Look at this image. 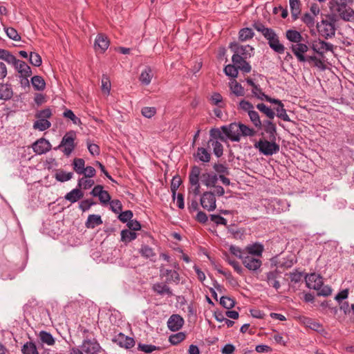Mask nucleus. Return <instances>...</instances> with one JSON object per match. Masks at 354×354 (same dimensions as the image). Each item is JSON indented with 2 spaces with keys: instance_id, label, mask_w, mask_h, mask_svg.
<instances>
[{
  "instance_id": "f257e3e1",
  "label": "nucleus",
  "mask_w": 354,
  "mask_h": 354,
  "mask_svg": "<svg viewBox=\"0 0 354 354\" xmlns=\"http://www.w3.org/2000/svg\"><path fill=\"white\" fill-rule=\"evenodd\" d=\"M229 48L233 53L232 64L224 66H250L248 59L254 55V49L250 45H241L238 42H231Z\"/></svg>"
},
{
  "instance_id": "f03ea898",
  "label": "nucleus",
  "mask_w": 354,
  "mask_h": 354,
  "mask_svg": "<svg viewBox=\"0 0 354 354\" xmlns=\"http://www.w3.org/2000/svg\"><path fill=\"white\" fill-rule=\"evenodd\" d=\"M253 27L267 39L268 44L272 50L279 54L284 53L285 47L280 42L278 35L273 29L266 27L260 22L254 23Z\"/></svg>"
},
{
  "instance_id": "7ed1b4c3",
  "label": "nucleus",
  "mask_w": 354,
  "mask_h": 354,
  "mask_svg": "<svg viewBox=\"0 0 354 354\" xmlns=\"http://www.w3.org/2000/svg\"><path fill=\"white\" fill-rule=\"evenodd\" d=\"M347 0H333L330 2L331 12L345 21H354V10L348 7Z\"/></svg>"
},
{
  "instance_id": "20e7f679",
  "label": "nucleus",
  "mask_w": 354,
  "mask_h": 354,
  "mask_svg": "<svg viewBox=\"0 0 354 354\" xmlns=\"http://www.w3.org/2000/svg\"><path fill=\"white\" fill-rule=\"evenodd\" d=\"M308 49V48L306 44L299 42L292 46V50L299 61L314 64V66H324L315 56L304 55Z\"/></svg>"
},
{
  "instance_id": "39448f33",
  "label": "nucleus",
  "mask_w": 354,
  "mask_h": 354,
  "mask_svg": "<svg viewBox=\"0 0 354 354\" xmlns=\"http://www.w3.org/2000/svg\"><path fill=\"white\" fill-rule=\"evenodd\" d=\"M317 29L320 36L326 39L332 38L335 34V21L322 19L317 24Z\"/></svg>"
},
{
  "instance_id": "423d86ee",
  "label": "nucleus",
  "mask_w": 354,
  "mask_h": 354,
  "mask_svg": "<svg viewBox=\"0 0 354 354\" xmlns=\"http://www.w3.org/2000/svg\"><path fill=\"white\" fill-rule=\"evenodd\" d=\"M259 152L265 156H272L279 151V146L274 142L260 140L254 145Z\"/></svg>"
},
{
  "instance_id": "0eeeda50",
  "label": "nucleus",
  "mask_w": 354,
  "mask_h": 354,
  "mask_svg": "<svg viewBox=\"0 0 354 354\" xmlns=\"http://www.w3.org/2000/svg\"><path fill=\"white\" fill-rule=\"evenodd\" d=\"M221 130L225 134L226 141L230 140L232 142H239L241 139V133L239 131V124L233 122L229 125L221 127Z\"/></svg>"
},
{
  "instance_id": "6e6552de",
  "label": "nucleus",
  "mask_w": 354,
  "mask_h": 354,
  "mask_svg": "<svg viewBox=\"0 0 354 354\" xmlns=\"http://www.w3.org/2000/svg\"><path fill=\"white\" fill-rule=\"evenodd\" d=\"M74 140V133L73 132H68L62 138L61 143L57 147L55 148V149H62L63 153L66 156H69L75 148Z\"/></svg>"
},
{
  "instance_id": "1a4fd4ad",
  "label": "nucleus",
  "mask_w": 354,
  "mask_h": 354,
  "mask_svg": "<svg viewBox=\"0 0 354 354\" xmlns=\"http://www.w3.org/2000/svg\"><path fill=\"white\" fill-rule=\"evenodd\" d=\"M160 277H166L165 282L167 283H174L178 284L180 281V275L176 270L167 269L162 265L160 267Z\"/></svg>"
},
{
  "instance_id": "9d476101",
  "label": "nucleus",
  "mask_w": 354,
  "mask_h": 354,
  "mask_svg": "<svg viewBox=\"0 0 354 354\" xmlns=\"http://www.w3.org/2000/svg\"><path fill=\"white\" fill-rule=\"evenodd\" d=\"M216 198L214 194L211 192H206L203 194L201 198V204L203 208L211 212L216 209Z\"/></svg>"
},
{
  "instance_id": "9b49d317",
  "label": "nucleus",
  "mask_w": 354,
  "mask_h": 354,
  "mask_svg": "<svg viewBox=\"0 0 354 354\" xmlns=\"http://www.w3.org/2000/svg\"><path fill=\"white\" fill-rule=\"evenodd\" d=\"M201 174V169L198 166H194L192 167L191 171L189 175V183L192 186L194 187L193 189V193L197 196L200 194V183L199 177Z\"/></svg>"
},
{
  "instance_id": "f8f14e48",
  "label": "nucleus",
  "mask_w": 354,
  "mask_h": 354,
  "mask_svg": "<svg viewBox=\"0 0 354 354\" xmlns=\"http://www.w3.org/2000/svg\"><path fill=\"white\" fill-rule=\"evenodd\" d=\"M305 279L306 286L310 289L319 290L323 286L322 277L316 273L308 274Z\"/></svg>"
},
{
  "instance_id": "ddd939ff",
  "label": "nucleus",
  "mask_w": 354,
  "mask_h": 354,
  "mask_svg": "<svg viewBox=\"0 0 354 354\" xmlns=\"http://www.w3.org/2000/svg\"><path fill=\"white\" fill-rule=\"evenodd\" d=\"M0 59L6 61L8 64L13 65V66H28L25 62L17 59L6 50L0 49Z\"/></svg>"
},
{
  "instance_id": "4468645a",
  "label": "nucleus",
  "mask_w": 354,
  "mask_h": 354,
  "mask_svg": "<svg viewBox=\"0 0 354 354\" xmlns=\"http://www.w3.org/2000/svg\"><path fill=\"white\" fill-rule=\"evenodd\" d=\"M244 266L250 271H257L262 265L261 261L253 256L246 254L242 259Z\"/></svg>"
},
{
  "instance_id": "2eb2a0df",
  "label": "nucleus",
  "mask_w": 354,
  "mask_h": 354,
  "mask_svg": "<svg viewBox=\"0 0 354 354\" xmlns=\"http://www.w3.org/2000/svg\"><path fill=\"white\" fill-rule=\"evenodd\" d=\"M333 45L320 39L315 40L312 44L313 50L319 55H323L325 53L332 51Z\"/></svg>"
},
{
  "instance_id": "dca6fc26",
  "label": "nucleus",
  "mask_w": 354,
  "mask_h": 354,
  "mask_svg": "<svg viewBox=\"0 0 354 354\" xmlns=\"http://www.w3.org/2000/svg\"><path fill=\"white\" fill-rule=\"evenodd\" d=\"M110 41L107 36L104 34H98L95 39L94 48L96 52L102 53L109 47Z\"/></svg>"
},
{
  "instance_id": "f3484780",
  "label": "nucleus",
  "mask_w": 354,
  "mask_h": 354,
  "mask_svg": "<svg viewBox=\"0 0 354 354\" xmlns=\"http://www.w3.org/2000/svg\"><path fill=\"white\" fill-rule=\"evenodd\" d=\"M50 149V143L44 138L39 139L32 145L33 151L39 155L46 153L49 151Z\"/></svg>"
},
{
  "instance_id": "a211bd4d",
  "label": "nucleus",
  "mask_w": 354,
  "mask_h": 354,
  "mask_svg": "<svg viewBox=\"0 0 354 354\" xmlns=\"http://www.w3.org/2000/svg\"><path fill=\"white\" fill-rule=\"evenodd\" d=\"M81 348L86 354H97L101 348L96 341L90 339L84 340Z\"/></svg>"
},
{
  "instance_id": "6ab92c4d",
  "label": "nucleus",
  "mask_w": 354,
  "mask_h": 354,
  "mask_svg": "<svg viewBox=\"0 0 354 354\" xmlns=\"http://www.w3.org/2000/svg\"><path fill=\"white\" fill-rule=\"evenodd\" d=\"M184 324V319L179 315H172L167 321V326L171 331L180 330Z\"/></svg>"
},
{
  "instance_id": "aec40b11",
  "label": "nucleus",
  "mask_w": 354,
  "mask_h": 354,
  "mask_svg": "<svg viewBox=\"0 0 354 354\" xmlns=\"http://www.w3.org/2000/svg\"><path fill=\"white\" fill-rule=\"evenodd\" d=\"M152 290L154 292L160 296L167 295L171 297L173 295L171 289L162 282H157L152 286Z\"/></svg>"
},
{
  "instance_id": "412c9836",
  "label": "nucleus",
  "mask_w": 354,
  "mask_h": 354,
  "mask_svg": "<svg viewBox=\"0 0 354 354\" xmlns=\"http://www.w3.org/2000/svg\"><path fill=\"white\" fill-rule=\"evenodd\" d=\"M115 342L120 347H123L127 349L131 348L135 345V341L133 338L126 336L122 333H120L118 335Z\"/></svg>"
},
{
  "instance_id": "4be33fe9",
  "label": "nucleus",
  "mask_w": 354,
  "mask_h": 354,
  "mask_svg": "<svg viewBox=\"0 0 354 354\" xmlns=\"http://www.w3.org/2000/svg\"><path fill=\"white\" fill-rule=\"evenodd\" d=\"M201 178L202 183L208 187H215V185L218 180V177L216 174L208 172L203 173L201 175Z\"/></svg>"
},
{
  "instance_id": "5701e85b",
  "label": "nucleus",
  "mask_w": 354,
  "mask_h": 354,
  "mask_svg": "<svg viewBox=\"0 0 354 354\" xmlns=\"http://www.w3.org/2000/svg\"><path fill=\"white\" fill-rule=\"evenodd\" d=\"M291 17L293 21L297 20L301 14V3L300 0H289Z\"/></svg>"
},
{
  "instance_id": "b1692460",
  "label": "nucleus",
  "mask_w": 354,
  "mask_h": 354,
  "mask_svg": "<svg viewBox=\"0 0 354 354\" xmlns=\"http://www.w3.org/2000/svg\"><path fill=\"white\" fill-rule=\"evenodd\" d=\"M302 322L306 327L317 332L321 333L324 330L323 326L311 318L304 317Z\"/></svg>"
},
{
  "instance_id": "393cba45",
  "label": "nucleus",
  "mask_w": 354,
  "mask_h": 354,
  "mask_svg": "<svg viewBox=\"0 0 354 354\" xmlns=\"http://www.w3.org/2000/svg\"><path fill=\"white\" fill-rule=\"evenodd\" d=\"M84 193L78 188L73 189L70 192L67 193L64 196L66 201H70L71 203H74L82 198Z\"/></svg>"
},
{
  "instance_id": "a878e982",
  "label": "nucleus",
  "mask_w": 354,
  "mask_h": 354,
  "mask_svg": "<svg viewBox=\"0 0 354 354\" xmlns=\"http://www.w3.org/2000/svg\"><path fill=\"white\" fill-rule=\"evenodd\" d=\"M278 274L276 271H271L266 273V281L269 286H272L277 290L281 287L279 281L277 280Z\"/></svg>"
},
{
  "instance_id": "bb28decb",
  "label": "nucleus",
  "mask_w": 354,
  "mask_h": 354,
  "mask_svg": "<svg viewBox=\"0 0 354 354\" xmlns=\"http://www.w3.org/2000/svg\"><path fill=\"white\" fill-rule=\"evenodd\" d=\"M246 251L248 252V254L251 256H257L261 257L262 252L263 251V246L259 243H254L252 245H248L245 248Z\"/></svg>"
},
{
  "instance_id": "cd10ccee",
  "label": "nucleus",
  "mask_w": 354,
  "mask_h": 354,
  "mask_svg": "<svg viewBox=\"0 0 354 354\" xmlns=\"http://www.w3.org/2000/svg\"><path fill=\"white\" fill-rule=\"evenodd\" d=\"M102 223L101 216L97 214H91L88 216L86 222V226L87 228H94Z\"/></svg>"
},
{
  "instance_id": "c85d7f7f",
  "label": "nucleus",
  "mask_w": 354,
  "mask_h": 354,
  "mask_svg": "<svg viewBox=\"0 0 354 354\" xmlns=\"http://www.w3.org/2000/svg\"><path fill=\"white\" fill-rule=\"evenodd\" d=\"M264 131L269 134L270 138H274L277 132L276 125L270 120H264L262 123Z\"/></svg>"
},
{
  "instance_id": "c756f323",
  "label": "nucleus",
  "mask_w": 354,
  "mask_h": 354,
  "mask_svg": "<svg viewBox=\"0 0 354 354\" xmlns=\"http://www.w3.org/2000/svg\"><path fill=\"white\" fill-rule=\"evenodd\" d=\"M153 77V73L151 68H147L143 71L140 76V81L142 84L149 85Z\"/></svg>"
},
{
  "instance_id": "7c9ffc66",
  "label": "nucleus",
  "mask_w": 354,
  "mask_h": 354,
  "mask_svg": "<svg viewBox=\"0 0 354 354\" xmlns=\"http://www.w3.org/2000/svg\"><path fill=\"white\" fill-rule=\"evenodd\" d=\"M196 157L201 162H209L211 155L206 149L203 147H198L196 153Z\"/></svg>"
},
{
  "instance_id": "2f4dec72",
  "label": "nucleus",
  "mask_w": 354,
  "mask_h": 354,
  "mask_svg": "<svg viewBox=\"0 0 354 354\" xmlns=\"http://www.w3.org/2000/svg\"><path fill=\"white\" fill-rule=\"evenodd\" d=\"M254 32L250 28H244L239 32V39L241 41H245L252 39L254 37Z\"/></svg>"
},
{
  "instance_id": "473e14b6",
  "label": "nucleus",
  "mask_w": 354,
  "mask_h": 354,
  "mask_svg": "<svg viewBox=\"0 0 354 354\" xmlns=\"http://www.w3.org/2000/svg\"><path fill=\"white\" fill-rule=\"evenodd\" d=\"M257 108L259 111L265 114L270 120L273 119L275 116L274 111L263 103L258 104L257 105Z\"/></svg>"
},
{
  "instance_id": "72a5a7b5",
  "label": "nucleus",
  "mask_w": 354,
  "mask_h": 354,
  "mask_svg": "<svg viewBox=\"0 0 354 354\" xmlns=\"http://www.w3.org/2000/svg\"><path fill=\"white\" fill-rule=\"evenodd\" d=\"M209 143L211 144L213 147V151L214 155L218 158L221 157L223 153V148L221 143L218 140L213 139H210L209 140Z\"/></svg>"
},
{
  "instance_id": "f704fd0d",
  "label": "nucleus",
  "mask_w": 354,
  "mask_h": 354,
  "mask_svg": "<svg viewBox=\"0 0 354 354\" xmlns=\"http://www.w3.org/2000/svg\"><path fill=\"white\" fill-rule=\"evenodd\" d=\"M286 37L290 41L295 42L297 44L300 42L301 40L302 39V37H301L300 32H299L297 30H287L286 31Z\"/></svg>"
},
{
  "instance_id": "c9c22d12",
  "label": "nucleus",
  "mask_w": 354,
  "mask_h": 354,
  "mask_svg": "<svg viewBox=\"0 0 354 354\" xmlns=\"http://www.w3.org/2000/svg\"><path fill=\"white\" fill-rule=\"evenodd\" d=\"M140 254L146 259H151L156 256L153 248L147 245H142L139 250Z\"/></svg>"
},
{
  "instance_id": "e433bc0d",
  "label": "nucleus",
  "mask_w": 354,
  "mask_h": 354,
  "mask_svg": "<svg viewBox=\"0 0 354 354\" xmlns=\"http://www.w3.org/2000/svg\"><path fill=\"white\" fill-rule=\"evenodd\" d=\"M73 169L77 174L81 175L85 168V161L82 158H75L73 162Z\"/></svg>"
},
{
  "instance_id": "4c0bfd02",
  "label": "nucleus",
  "mask_w": 354,
  "mask_h": 354,
  "mask_svg": "<svg viewBox=\"0 0 354 354\" xmlns=\"http://www.w3.org/2000/svg\"><path fill=\"white\" fill-rule=\"evenodd\" d=\"M39 338L43 344H46L48 346H52L55 343V339L52 335L46 331H41L39 333Z\"/></svg>"
},
{
  "instance_id": "58836bf2",
  "label": "nucleus",
  "mask_w": 354,
  "mask_h": 354,
  "mask_svg": "<svg viewBox=\"0 0 354 354\" xmlns=\"http://www.w3.org/2000/svg\"><path fill=\"white\" fill-rule=\"evenodd\" d=\"M31 82L35 90L42 91L44 89L46 84L44 79L39 76H34L31 79Z\"/></svg>"
},
{
  "instance_id": "ea45409f",
  "label": "nucleus",
  "mask_w": 354,
  "mask_h": 354,
  "mask_svg": "<svg viewBox=\"0 0 354 354\" xmlns=\"http://www.w3.org/2000/svg\"><path fill=\"white\" fill-rule=\"evenodd\" d=\"M50 126L51 124L48 120L39 119L35 122L33 128L39 131H44L50 128Z\"/></svg>"
},
{
  "instance_id": "a19ab883",
  "label": "nucleus",
  "mask_w": 354,
  "mask_h": 354,
  "mask_svg": "<svg viewBox=\"0 0 354 354\" xmlns=\"http://www.w3.org/2000/svg\"><path fill=\"white\" fill-rule=\"evenodd\" d=\"M182 183L181 178L179 176L173 177L171 183V191L172 193L173 199L175 200L176 191Z\"/></svg>"
},
{
  "instance_id": "79ce46f5",
  "label": "nucleus",
  "mask_w": 354,
  "mask_h": 354,
  "mask_svg": "<svg viewBox=\"0 0 354 354\" xmlns=\"http://www.w3.org/2000/svg\"><path fill=\"white\" fill-rule=\"evenodd\" d=\"M73 174L72 172H66L64 171H59L55 174V179L59 182H66L73 178Z\"/></svg>"
},
{
  "instance_id": "37998d69",
  "label": "nucleus",
  "mask_w": 354,
  "mask_h": 354,
  "mask_svg": "<svg viewBox=\"0 0 354 354\" xmlns=\"http://www.w3.org/2000/svg\"><path fill=\"white\" fill-rule=\"evenodd\" d=\"M137 237V234L134 232L128 230H123L121 231V241L124 242H130Z\"/></svg>"
},
{
  "instance_id": "c03bdc74",
  "label": "nucleus",
  "mask_w": 354,
  "mask_h": 354,
  "mask_svg": "<svg viewBox=\"0 0 354 354\" xmlns=\"http://www.w3.org/2000/svg\"><path fill=\"white\" fill-rule=\"evenodd\" d=\"M21 351L24 354H38L37 347L32 342L26 343L23 346Z\"/></svg>"
},
{
  "instance_id": "a18cd8bd",
  "label": "nucleus",
  "mask_w": 354,
  "mask_h": 354,
  "mask_svg": "<svg viewBox=\"0 0 354 354\" xmlns=\"http://www.w3.org/2000/svg\"><path fill=\"white\" fill-rule=\"evenodd\" d=\"M248 115L251 122L257 128L261 129L262 127V122L260 120L259 115L257 111L253 109L252 111H249Z\"/></svg>"
},
{
  "instance_id": "49530a36",
  "label": "nucleus",
  "mask_w": 354,
  "mask_h": 354,
  "mask_svg": "<svg viewBox=\"0 0 354 354\" xmlns=\"http://www.w3.org/2000/svg\"><path fill=\"white\" fill-rule=\"evenodd\" d=\"M102 91L106 95H109L111 91V81L108 75H103L102 77Z\"/></svg>"
},
{
  "instance_id": "de8ad7c7",
  "label": "nucleus",
  "mask_w": 354,
  "mask_h": 354,
  "mask_svg": "<svg viewBox=\"0 0 354 354\" xmlns=\"http://www.w3.org/2000/svg\"><path fill=\"white\" fill-rule=\"evenodd\" d=\"M95 182L93 180L90 179V178L83 177L78 180L77 185L80 188H83L84 189H87L91 188Z\"/></svg>"
},
{
  "instance_id": "09e8293b",
  "label": "nucleus",
  "mask_w": 354,
  "mask_h": 354,
  "mask_svg": "<svg viewBox=\"0 0 354 354\" xmlns=\"http://www.w3.org/2000/svg\"><path fill=\"white\" fill-rule=\"evenodd\" d=\"M239 124L241 136H254L255 135L256 132L253 129L241 123H239Z\"/></svg>"
},
{
  "instance_id": "8fccbe9b",
  "label": "nucleus",
  "mask_w": 354,
  "mask_h": 354,
  "mask_svg": "<svg viewBox=\"0 0 354 354\" xmlns=\"http://www.w3.org/2000/svg\"><path fill=\"white\" fill-rule=\"evenodd\" d=\"M210 136L211 139H219L223 142H226V138L225 134L223 133L221 128L219 129H212L210 130Z\"/></svg>"
},
{
  "instance_id": "3c124183",
  "label": "nucleus",
  "mask_w": 354,
  "mask_h": 354,
  "mask_svg": "<svg viewBox=\"0 0 354 354\" xmlns=\"http://www.w3.org/2000/svg\"><path fill=\"white\" fill-rule=\"evenodd\" d=\"M220 304L226 309H231L235 305V301L229 297L223 296L220 299Z\"/></svg>"
},
{
  "instance_id": "603ef678",
  "label": "nucleus",
  "mask_w": 354,
  "mask_h": 354,
  "mask_svg": "<svg viewBox=\"0 0 354 354\" xmlns=\"http://www.w3.org/2000/svg\"><path fill=\"white\" fill-rule=\"evenodd\" d=\"M185 338V334L180 332L169 336V340L173 345H176L183 341Z\"/></svg>"
},
{
  "instance_id": "864d4df0",
  "label": "nucleus",
  "mask_w": 354,
  "mask_h": 354,
  "mask_svg": "<svg viewBox=\"0 0 354 354\" xmlns=\"http://www.w3.org/2000/svg\"><path fill=\"white\" fill-rule=\"evenodd\" d=\"M63 116L64 118L70 119L73 122V123L75 124H77V125L82 124L81 120L79 118H77L74 114V113L71 110H70V109H66L64 112Z\"/></svg>"
},
{
  "instance_id": "5fc2aeb1",
  "label": "nucleus",
  "mask_w": 354,
  "mask_h": 354,
  "mask_svg": "<svg viewBox=\"0 0 354 354\" xmlns=\"http://www.w3.org/2000/svg\"><path fill=\"white\" fill-rule=\"evenodd\" d=\"M275 111L277 112V117H279V118L282 119L284 121H287V122H289L290 120L289 116L286 113V109L283 107V103H281V104H279L275 109Z\"/></svg>"
},
{
  "instance_id": "6e6d98bb",
  "label": "nucleus",
  "mask_w": 354,
  "mask_h": 354,
  "mask_svg": "<svg viewBox=\"0 0 354 354\" xmlns=\"http://www.w3.org/2000/svg\"><path fill=\"white\" fill-rule=\"evenodd\" d=\"M29 62L32 66H41V56L35 52H31L29 56Z\"/></svg>"
},
{
  "instance_id": "4d7b16f0",
  "label": "nucleus",
  "mask_w": 354,
  "mask_h": 354,
  "mask_svg": "<svg viewBox=\"0 0 354 354\" xmlns=\"http://www.w3.org/2000/svg\"><path fill=\"white\" fill-rule=\"evenodd\" d=\"M6 33L7 36L15 41H19L20 40L21 37L17 30L11 27L5 28Z\"/></svg>"
},
{
  "instance_id": "13d9d810",
  "label": "nucleus",
  "mask_w": 354,
  "mask_h": 354,
  "mask_svg": "<svg viewBox=\"0 0 354 354\" xmlns=\"http://www.w3.org/2000/svg\"><path fill=\"white\" fill-rule=\"evenodd\" d=\"M230 84L231 90L234 94L236 95H243V88L237 82L232 80Z\"/></svg>"
},
{
  "instance_id": "bf43d9fd",
  "label": "nucleus",
  "mask_w": 354,
  "mask_h": 354,
  "mask_svg": "<svg viewBox=\"0 0 354 354\" xmlns=\"http://www.w3.org/2000/svg\"><path fill=\"white\" fill-rule=\"evenodd\" d=\"M133 217V212L131 210H126L120 213L119 220L122 223H128Z\"/></svg>"
},
{
  "instance_id": "052dcab7",
  "label": "nucleus",
  "mask_w": 354,
  "mask_h": 354,
  "mask_svg": "<svg viewBox=\"0 0 354 354\" xmlns=\"http://www.w3.org/2000/svg\"><path fill=\"white\" fill-rule=\"evenodd\" d=\"M109 203L111 209L113 212L118 214L122 211V205L119 200L110 201Z\"/></svg>"
},
{
  "instance_id": "680f3d73",
  "label": "nucleus",
  "mask_w": 354,
  "mask_h": 354,
  "mask_svg": "<svg viewBox=\"0 0 354 354\" xmlns=\"http://www.w3.org/2000/svg\"><path fill=\"white\" fill-rule=\"evenodd\" d=\"M141 113L144 117L151 118L156 114V109L154 107L146 106L142 109Z\"/></svg>"
},
{
  "instance_id": "e2e57ef3",
  "label": "nucleus",
  "mask_w": 354,
  "mask_h": 354,
  "mask_svg": "<svg viewBox=\"0 0 354 354\" xmlns=\"http://www.w3.org/2000/svg\"><path fill=\"white\" fill-rule=\"evenodd\" d=\"M211 102L214 105L222 107L223 97L218 93H214L212 95L210 98Z\"/></svg>"
},
{
  "instance_id": "0e129e2a",
  "label": "nucleus",
  "mask_w": 354,
  "mask_h": 354,
  "mask_svg": "<svg viewBox=\"0 0 354 354\" xmlns=\"http://www.w3.org/2000/svg\"><path fill=\"white\" fill-rule=\"evenodd\" d=\"M301 20L309 28L313 27L315 25L314 17L309 13H305L302 17Z\"/></svg>"
},
{
  "instance_id": "69168bd1",
  "label": "nucleus",
  "mask_w": 354,
  "mask_h": 354,
  "mask_svg": "<svg viewBox=\"0 0 354 354\" xmlns=\"http://www.w3.org/2000/svg\"><path fill=\"white\" fill-rule=\"evenodd\" d=\"M52 115V111L50 109H43V110H41L39 111L37 115H36V117L38 118V119H44V120H47L48 118H49Z\"/></svg>"
},
{
  "instance_id": "338daca9",
  "label": "nucleus",
  "mask_w": 354,
  "mask_h": 354,
  "mask_svg": "<svg viewBox=\"0 0 354 354\" xmlns=\"http://www.w3.org/2000/svg\"><path fill=\"white\" fill-rule=\"evenodd\" d=\"M230 251L232 254L241 259V260L245 257L243 252L239 247L235 245H230Z\"/></svg>"
},
{
  "instance_id": "774afa93",
  "label": "nucleus",
  "mask_w": 354,
  "mask_h": 354,
  "mask_svg": "<svg viewBox=\"0 0 354 354\" xmlns=\"http://www.w3.org/2000/svg\"><path fill=\"white\" fill-rule=\"evenodd\" d=\"M210 219L212 221L215 223L216 225H227V220L225 218H223L219 215L212 214L210 216Z\"/></svg>"
}]
</instances>
